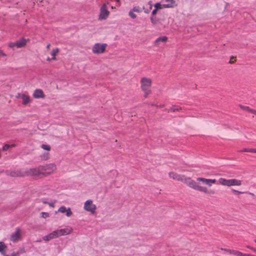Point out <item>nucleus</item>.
Returning a JSON list of instances; mask_svg holds the SVG:
<instances>
[{"instance_id": "1", "label": "nucleus", "mask_w": 256, "mask_h": 256, "mask_svg": "<svg viewBox=\"0 0 256 256\" xmlns=\"http://www.w3.org/2000/svg\"><path fill=\"white\" fill-rule=\"evenodd\" d=\"M168 174L170 178L178 181H182L184 182L189 187L196 190L210 195L214 194H215L214 190H208L206 187L200 186L196 181L191 179L190 178H186L184 176L180 175L173 172H170Z\"/></svg>"}, {"instance_id": "2", "label": "nucleus", "mask_w": 256, "mask_h": 256, "mask_svg": "<svg viewBox=\"0 0 256 256\" xmlns=\"http://www.w3.org/2000/svg\"><path fill=\"white\" fill-rule=\"evenodd\" d=\"M218 182L219 184L226 186H240L242 184V180L236 178L226 179L220 178Z\"/></svg>"}, {"instance_id": "3", "label": "nucleus", "mask_w": 256, "mask_h": 256, "mask_svg": "<svg viewBox=\"0 0 256 256\" xmlns=\"http://www.w3.org/2000/svg\"><path fill=\"white\" fill-rule=\"evenodd\" d=\"M141 88L144 93V96L146 97L150 93V86L152 80L147 78H142L140 80Z\"/></svg>"}, {"instance_id": "4", "label": "nucleus", "mask_w": 256, "mask_h": 256, "mask_svg": "<svg viewBox=\"0 0 256 256\" xmlns=\"http://www.w3.org/2000/svg\"><path fill=\"white\" fill-rule=\"evenodd\" d=\"M108 4L109 2H106L100 6L98 15L99 20H105L109 16L110 12L108 10L107 8Z\"/></svg>"}, {"instance_id": "5", "label": "nucleus", "mask_w": 256, "mask_h": 256, "mask_svg": "<svg viewBox=\"0 0 256 256\" xmlns=\"http://www.w3.org/2000/svg\"><path fill=\"white\" fill-rule=\"evenodd\" d=\"M83 208L86 212L94 214L96 210V206L93 204L92 200H88L84 202Z\"/></svg>"}, {"instance_id": "6", "label": "nucleus", "mask_w": 256, "mask_h": 256, "mask_svg": "<svg viewBox=\"0 0 256 256\" xmlns=\"http://www.w3.org/2000/svg\"><path fill=\"white\" fill-rule=\"evenodd\" d=\"M42 172H42L41 166H40L37 168L29 169L28 170H26L24 174L18 175L20 176H37L40 174H42Z\"/></svg>"}, {"instance_id": "7", "label": "nucleus", "mask_w": 256, "mask_h": 256, "mask_svg": "<svg viewBox=\"0 0 256 256\" xmlns=\"http://www.w3.org/2000/svg\"><path fill=\"white\" fill-rule=\"evenodd\" d=\"M107 46L106 44L96 43L92 48V52L95 54H100L105 51Z\"/></svg>"}, {"instance_id": "8", "label": "nucleus", "mask_w": 256, "mask_h": 256, "mask_svg": "<svg viewBox=\"0 0 256 256\" xmlns=\"http://www.w3.org/2000/svg\"><path fill=\"white\" fill-rule=\"evenodd\" d=\"M42 175L48 176L52 174L56 169V166L53 164H50L45 166H41Z\"/></svg>"}, {"instance_id": "9", "label": "nucleus", "mask_w": 256, "mask_h": 256, "mask_svg": "<svg viewBox=\"0 0 256 256\" xmlns=\"http://www.w3.org/2000/svg\"><path fill=\"white\" fill-rule=\"evenodd\" d=\"M72 228L70 226H67L64 228L58 229L56 230L58 238L60 236L69 234L72 232Z\"/></svg>"}, {"instance_id": "10", "label": "nucleus", "mask_w": 256, "mask_h": 256, "mask_svg": "<svg viewBox=\"0 0 256 256\" xmlns=\"http://www.w3.org/2000/svg\"><path fill=\"white\" fill-rule=\"evenodd\" d=\"M21 233L19 228H16L15 232L10 236V240L15 242L20 240Z\"/></svg>"}, {"instance_id": "11", "label": "nucleus", "mask_w": 256, "mask_h": 256, "mask_svg": "<svg viewBox=\"0 0 256 256\" xmlns=\"http://www.w3.org/2000/svg\"><path fill=\"white\" fill-rule=\"evenodd\" d=\"M196 181L202 182V184H205L210 187L216 182V179H208L204 178H196Z\"/></svg>"}, {"instance_id": "12", "label": "nucleus", "mask_w": 256, "mask_h": 256, "mask_svg": "<svg viewBox=\"0 0 256 256\" xmlns=\"http://www.w3.org/2000/svg\"><path fill=\"white\" fill-rule=\"evenodd\" d=\"M58 212L62 214H66V215L68 217H70L72 212L70 208H66L64 206H60L58 210Z\"/></svg>"}, {"instance_id": "13", "label": "nucleus", "mask_w": 256, "mask_h": 256, "mask_svg": "<svg viewBox=\"0 0 256 256\" xmlns=\"http://www.w3.org/2000/svg\"><path fill=\"white\" fill-rule=\"evenodd\" d=\"M166 8H174L178 6L175 0H162Z\"/></svg>"}, {"instance_id": "14", "label": "nucleus", "mask_w": 256, "mask_h": 256, "mask_svg": "<svg viewBox=\"0 0 256 256\" xmlns=\"http://www.w3.org/2000/svg\"><path fill=\"white\" fill-rule=\"evenodd\" d=\"M57 234L56 230L50 233L46 236H45L42 237V240L44 241H49L52 239L57 238Z\"/></svg>"}, {"instance_id": "15", "label": "nucleus", "mask_w": 256, "mask_h": 256, "mask_svg": "<svg viewBox=\"0 0 256 256\" xmlns=\"http://www.w3.org/2000/svg\"><path fill=\"white\" fill-rule=\"evenodd\" d=\"M34 98H44V94L42 90L40 89L36 90L32 94Z\"/></svg>"}, {"instance_id": "16", "label": "nucleus", "mask_w": 256, "mask_h": 256, "mask_svg": "<svg viewBox=\"0 0 256 256\" xmlns=\"http://www.w3.org/2000/svg\"><path fill=\"white\" fill-rule=\"evenodd\" d=\"M19 97L22 100V103L24 105H26L30 102V98L29 96L24 94H19Z\"/></svg>"}, {"instance_id": "17", "label": "nucleus", "mask_w": 256, "mask_h": 256, "mask_svg": "<svg viewBox=\"0 0 256 256\" xmlns=\"http://www.w3.org/2000/svg\"><path fill=\"white\" fill-rule=\"evenodd\" d=\"M26 42L27 40L24 38L20 39L16 42V47L20 48L24 46L26 44Z\"/></svg>"}, {"instance_id": "18", "label": "nucleus", "mask_w": 256, "mask_h": 256, "mask_svg": "<svg viewBox=\"0 0 256 256\" xmlns=\"http://www.w3.org/2000/svg\"><path fill=\"white\" fill-rule=\"evenodd\" d=\"M222 250H224L226 252H228L230 254H232L236 256H242V253L241 252H240L238 251H236V250L222 249Z\"/></svg>"}, {"instance_id": "19", "label": "nucleus", "mask_w": 256, "mask_h": 256, "mask_svg": "<svg viewBox=\"0 0 256 256\" xmlns=\"http://www.w3.org/2000/svg\"><path fill=\"white\" fill-rule=\"evenodd\" d=\"M168 38L166 36H160L156 40L154 44L156 46H158L160 42H166Z\"/></svg>"}, {"instance_id": "20", "label": "nucleus", "mask_w": 256, "mask_h": 256, "mask_svg": "<svg viewBox=\"0 0 256 256\" xmlns=\"http://www.w3.org/2000/svg\"><path fill=\"white\" fill-rule=\"evenodd\" d=\"M154 8H156L158 10H162V9H163V8H166V6H165V4H164V3L162 2V0H161V2H156L154 4Z\"/></svg>"}, {"instance_id": "21", "label": "nucleus", "mask_w": 256, "mask_h": 256, "mask_svg": "<svg viewBox=\"0 0 256 256\" xmlns=\"http://www.w3.org/2000/svg\"><path fill=\"white\" fill-rule=\"evenodd\" d=\"M58 52V48H54L53 49L51 52L50 54L52 56V60H56V56Z\"/></svg>"}, {"instance_id": "22", "label": "nucleus", "mask_w": 256, "mask_h": 256, "mask_svg": "<svg viewBox=\"0 0 256 256\" xmlns=\"http://www.w3.org/2000/svg\"><path fill=\"white\" fill-rule=\"evenodd\" d=\"M6 248V246L2 242H0V252L2 253V254L4 256L5 254V252H4V250Z\"/></svg>"}, {"instance_id": "23", "label": "nucleus", "mask_w": 256, "mask_h": 256, "mask_svg": "<svg viewBox=\"0 0 256 256\" xmlns=\"http://www.w3.org/2000/svg\"><path fill=\"white\" fill-rule=\"evenodd\" d=\"M181 110V108L178 106H172L170 109L168 110V112H174L176 111H178Z\"/></svg>"}, {"instance_id": "24", "label": "nucleus", "mask_w": 256, "mask_h": 256, "mask_svg": "<svg viewBox=\"0 0 256 256\" xmlns=\"http://www.w3.org/2000/svg\"><path fill=\"white\" fill-rule=\"evenodd\" d=\"M131 10L136 12H142L141 8L139 6H134Z\"/></svg>"}, {"instance_id": "25", "label": "nucleus", "mask_w": 256, "mask_h": 256, "mask_svg": "<svg viewBox=\"0 0 256 256\" xmlns=\"http://www.w3.org/2000/svg\"><path fill=\"white\" fill-rule=\"evenodd\" d=\"M134 12L131 10L128 12L129 16L132 19L136 18V15Z\"/></svg>"}, {"instance_id": "26", "label": "nucleus", "mask_w": 256, "mask_h": 256, "mask_svg": "<svg viewBox=\"0 0 256 256\" xmlns=\"http://www.w3.org/2000/svg\"><path fill=\"white\" fill-rule=\"evenodd\" d=\"M150 20L153 24H156L158 22V20L154 16H150Z\"/></svg>"}, {"instance_id": "27", "label": "nucleus", "mask_w": 256, "mask_h": 256, "mask_svg": "<svg viewBox=\"0 0 256 256\" xmlns=\"http://www.w3.org/2000/svg\"><path fill=\"white\" fill-rule=\"evenodd\" d=\"M40 215L42 218H44L49 216V214L45 212H41Z\"/></svg>"}, {"instance_id": "28", "label": "nucleus", "mask_w": 256, "mask_h": 256, "mask_svg": "<svg viewBox=\"0 0 256 256\" xmlns=\"http://www.w3.org/2000/svg\"><path fill=\"white\" fill-rule=\"evenodd\" d=\"M42 148L45 150H50V146L48 145L47 144H42Z\"/></svg>"}, {"instance_id": "29", "label": "nucleus", "mask_w": 256, "mask_h": 256, "mask_svg": "<svg viewBox=\"0 0 256 256\" xmlns=\"http://www.w3.org/2000/svg\"><path fill=\"white\" fill-rule=\"evenodd\" d=\"M10 148V145L8 144H6L2 148V150L4 151L7 150Z\"/></svg>"}, {"instance_id": "30", "label": "nucleus", "mask_w": 256, "mask_h": 256, "mask_svg": "<svg viewBox=\"0 0 256 256\" xmlns=\"http://www.w3.org/2000/svg\"><path fill=\"white\" fill-rule=\"evenodd\" d=\"M241 108L246 110L250 112V110H253L252 109L250 108L249 107L246 106H241Z\"/></svg>"}, {"instance_id": "31", "label": "nucleus", "mask_w": 256, "mask_h": 256, "mask_svg": "<svg viewBox=\"0 0 256 256\" xmlns=\"http://www.w3.org/2000/svg\"><path fill=\"white\" fill-rule=\"evenodd\" d=\"M158 10L156 8H154L152 12L151 16H155Z\"/></svg>"}, {"instance_id": "32", "label": "nucleus", "mask_w": 256, "mask_h": 256, "mask_svg": "<svg viewBox=\"0 0 256 256\" xmlns=\"http://www.w3.org/2000/svg\"><path fill=\"white\" fill-rule=\"evenodd\" d=\"M8 46H9V47H10L11 48H13L16 46V42H10V43H9Z\"/></svg>"}, {"instance_id": "33", "label": "nucleus", "mask_w": 256, "mask_h": 256, "mask_svg": "<svg viewBox=\"0 0 256 256\" xmlns=\"http://www.w3.org/2000/svg\"><path fill=\"white\" fill-rule=\"evenodd\" d=\"M251 148H244L240 150V152H250Z\"/></svg>"}, {"instance_id": "34", "label": "nucleus", "mask_w": 256, "mask_h": 256, "mask_svg": "<svg viewBox=\"0 0 256 256\" xmlns=\"http://www.w3.org/2000/svg\"><path fill=\"white\" fill-rule=\"evenodd\" d=\"M18 253L13 252L10 256L4 254V256H18Z\"/></svg>"}, {"instance_id": "35", "label": "nucleus", "mask_w": 256, "mask_h": 256, "mask_svg": "<svg viewBox=\"0 0 256 256\" xmlns=\"http://www.w3.org/2000/svg\"><path fill=\"white\" fill-rule=\"evenodd\" d=\"M6 56V54L2 50H0V56Z\"/></svg>"}, {"instance_id": "36", "label": "nucleus", "mask_w": 256, "mask_h": 256, "mask_svg": "<svg viewBox=\"0 0 256 256\" xmlns=\"http://www.w3.org/2000/svg\"><path fill=\"white\" fill-rule=\"evenodd\" d=\"M250 152L256 153V148H251L250 150Z\"/></svg>"}, {"instance_id": "37", "label": "nucleus", "mask_w": 256, "mask_h": 256, "mask_svg": "<svg viewBox=\"0 0 256 256\" xmlns=\"http://www.w3.org/2000/svg\"><path fill=\"white\" fill-rule=\"evenodd\" d=\"M242 256H254V255H252L250 254H242Z\"/></svg>"}, {"instance_id": "38", "label": "nucleus", "mask_w": 256, "mask_h": 256, "mask_svg": "<svg viewBox=\"0 0 256 256\" xmlns=\"http://www.w3.org/2000/svg\"><path fill=\"white\" fill-rule=\"evenodd\" d=\"M148 4L150 5V8L151 9L152 8V2H150V1L148 2Z\"/></svg>"}, {"instance_id": "39", "label": "nucleus", "mask_w": 256, "mask_h": 256, "mask_svg": "<svg viewBox=\"0 0 256 256\" xmlns=\"http://www.w3.org/2000/svg\"><path fill=\"white\" fill-rule=\"evenodd\" d=\"M250 112L256 115V110H250Z\"/></svg>"}, {"instance_id": "40", "label": "nucleus", "mask_w": 256, "mask_h": 256, "mask_svg": "<svg viewBox=\"0 0 256 256\" xmlns=\"http://www.w3.org/2000/svg\"><path fill=\"white\" fill-rule=\"evenodd\" d=\"M234 192L236 193V194H241L242 192H240V191H238V190H233Z\"/></svg>"}, {"instance_id": "41", "label": "nucleus", "mask_w": 256, "mask_h": 256, "mask_svg": "<svg viewBox=\"0 0 256 256\" xmlns=\"http://www.w3.org/2000/svg\"><path fill=\"white\" fill-rule=\"evenodd\" d=\"M48 204L51 207H54V202L48 203Z\"/></svg>"}, {"instance_id": "42", "label": "nucleus", "mask_w": 256, "mask_h": 256, "mask_svg": "<svg viewBox=\"0 0 256 256\" xmlns=\"http://www.w3.org/2000/svg\"><path fill=\"white\" fill-rule=\"evenodd\" d=\"M252 250L253 252H256V248H252Z\"/></svg>"}, {"instance_id": "43", "label": "nucleus", "mask_w": 256, "mask_h": 256, "mask_svg": "<svg viewBox=\"0 0 256 256\" xmlns=\"http://www.w3.org/2000/svg\"><path fill=\"white\" fill-rule=\"evenodd\" d=\"M144 12L146 13V14H148L149 12V10H144Z\"/></svg>"}, {"instance_id": "44", "label": "nucleus", "mask_w": 256, "mask_h": 256, "mask_svg": "<svg viewBox=\"0 0 256 256\" xmlns=\"http://www.w3.org/2000/svg\"><path fill=\"white\" fill-rule=\"evenodd\" d=\"M42 203H44V204H46V203H47V202H46V200H42Z\"/></svg>"}, {"instance_id": "45", "label": "nucleus", "mask_w": 256, "mask_h": 256, "mask_svg": "<svg viewBox=\"0 0 256 256\" xmlns=\"http://www.w3.org/2000/svg\"><path fill=\"white\" fill-rule=\"evenodd\" d=\"M246 247L248 248H250V250H252V247L250 246H247Z\"/></svg>"}, {"instance_id": "46", "label": "nucleus", "mask_w": 256, "mask_h": 256, "mask_svg": "<svg viewBox=\"0 0 256 256\" xmlns=\"http://www.w3.org/2000/svg\"><path fill=\"white\" fill-rule=\"evenodd\" d=\"M116 2H118V3H120V0H114Z\"/></svg>"}, {"instance_id": "47", "label": "nucleus", "mask_w": 256, "mask_h": 256, "mask_svg": "<svg viewBox=\"0 0 256 256\" xmlns=\"http://www.w3.org/2000/svg\"><path fill=\"white\" fill-rule=\"evenodd\" d=\"M50 44H48L47 46H46V48H50Z\"/></svg>"}, {"instance_id": "48", "label": "nucleus", "mask_w": 256, "mask_h": 256, "mask_svg": "<svg viewBox=\"0 0 256 256\" xmlns=\"http://www.w3.org/2000/svg\"><path fill=\"white\" fill-rule=\"evenodd\" d=\"M14 144H11L10 145V147H14Z\"/></svg>"}, {"instance_id": "49", "label": "nucleus", "mask_w": 256, "mask_h": 256, "mask_svg": "<svg viewBox=\"0 0 256 256\" xmlns=\"http://www.w3.org/2000/svg\"><path fill=\"white\" fill-rule=\"evenodd\" d=\"M163 106H164L163 105H160V106H159V107L162 108V107H163Z\"/></svg>"}, {"instance_id": "50", "label": "nucleus", "mask_w": 256, "mask_h": 256, "mask_svg": "<svg viewBox=\"0 0 256 256\" xmlns=\"http://www.w3.org/2000/svg\"><path fill=\"white\" fill-rule=\"evenodd\" d=\"M254 242H256V239L254 240Z\"/></svg>"}]
</instances>
